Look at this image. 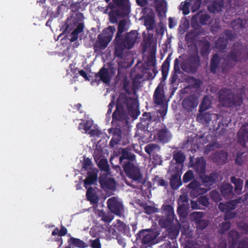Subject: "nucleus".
Listing matches in <instances>:
<instances>
[{
    "label": "nucleus",
    "instance_id": "f03ea898",
    "mask_svg": "<svg viewBox=\"0 0 248 248\" xmlns=\"http://www.w3.org/2000/svg\"><path fill=\"white\" fill-rule=\"evenodd\" d=\"M138 38V32L132 30L114 42L115 56L120 59L123 58L124 50L131 49L135 45Z\"/></svg>",
    "mask_w": 248,
    "mask_h": 248
},
{
    "label": "nucleus",
    "instance_id": "6ab92c4d",
    "mask_svg": "<svg viewBox=\"0 0 248 248\" xmlns=\"http://www.w3.org/2000/svg\"><path fill=\"white\" fill-rule=\"evenodd\" d=\"M171 133L165 126L157 131L156 139L162 143L168 142L171 139Z\"/></svg>",
    "mask_w": 248,
    "mask_h": 248
},
{
    "label": "nucleus",
    "instance_id": "72a5a7b5",
    "mask_svg": "<svg viewBox=\"0 0 248 248\" xmlns=\"http://www.w3.org/2000/svg\"><path fill=\"white\" fill-rule=\"evenodd\" d=\"M231 182L235 186L234 190L237 194L241 193L243 188V180L240 178H237L235 176L231 177Z\"/></svg>",
    "mask_w": 248,
    "mask_h": 248
},
{
    "label": "nucleus",
    "instance_id": "6e6d98bb",
    "mask_svg": "<svg viewBox=\"0 0 248 248\" xmlns=\"http://www.w3.org/2000/svg\"><path fill=\"white\" fill-rule=\"evenodd\" d=\"M92 126V124L89 121H87L85 123H80L78 124V129L80 130H84L85 132H87Z\"/></svg>",
    "mask_w": 248,
    "mask_h": 248
},
{
    "label": "nucleus",
    "instance_id": "a211bd4d",
    "mask_svg": "<svg viewBox=\"0 0 248 248\" xmlns=\"http://www.w3.org/2000/svg\"><path fill=\"white\" fill-rule=\"evenodd\" d=\"M112 121L113 122L120 121L124 122L127 120L128 116L124 108L116 107V109L112 113Z\"/></svg>",
    "mask_w": 248,
    "mask_h": 248
},
{
    "label": "nucleus",
    "instance_id": "bf43d9fd",
    "mask_svg": "<svg viewBox=\"0 0 248 248\" xmlns=\"http://www.w3.org/2000/svg\"><path fill=\"white\" fill-rule=\"evenodd\" d=\"M209 224V221L206 219H202L196 223V228L198 230H203L206 228Z\"/></svg>",
    "mask_w": 248,
    "mask_h": 248
},
{
    "label": "nucleus",
    "instance_id": "1a4fd4ad",
    "mask_svg": "<svg viewBox=\"0 0 248 248\" xmlns=\"http://www.w3.org/2000/svg\"><path fill=\"white\" fill-rule=\"evenodd\" d=\"M109 231L113 235L123 234L127 236H130L129 227L120 219L117 220L116 223L112 226Z\"/></svg>",
    "mask_w": 248,
    "mask_h": 248
},
{
    "label": "nucleus",
    "instance_id": "f8f14e48",
    "mask_svg": "<svg viewBox=\"0 0 248 248\" xmlns=\"http://www.w3.org/2000/svg\"><path fill=\"white\" fill-rule=\"evenodd\" d=\"M107 204L108 209L112 213L117 216H121L123 210V205L122 202H119L116 197H113L108 199Z\"/></svg>",
    "mask_w": 248,
    "mask_h": 248
},
{
    "label": "nucleus",
    "instance_id": "9d476101",
    "mask_svg": "<svg viewBox=\"0 0 248 248\" xmlns=\"http://www.w3.org/2000/svg\"><path fill=\"white\" fill-rule=\"evenodd\" d=\"M198 98L195 94H190L185 98L182 102L183 108L186 111H192L198 106Z\"/></svg>",
    "mask_w": 248,
    "mask_h": 248
},
{
    "label": "nucleus",
    "instance_id": "2eb2a0df",
    "mask_svg": "<svg viewBox=\"0 0 248 248\" xmlns=\"http://www.w3.org/2000/svg\"><path fill=\"white\" fill-rule=\"evenodd\" d=\"M99 182L101 187L104 189L114 190L116 188V182L114 178L102 175L99 178Z\"/></svg>",
    "mask_w": 248,
    "mask_h": 248
},
{
    "label": "nucleus",
    "instance_id": "3c124183",
    "mask_svg": "<svg viewBox=\"0 0 248 248\" xmlns=\"http://www.w3.org/2000/svg\"><path fill=\"white\" fill-rule=\"evenodd\" d=\"M190 6V2L186 0L183 3L182 2L180 5V10L182 11L183 14L184 16L187 15L190 13L189 8Z\"/></svg>",
    "mask_w": 248,
    "mask_h": 248
},
{
    "label": "nucleus",
    "instance_id": "c9c22d12",
    "mask_svg": "<svg viewBox=\"0 0 248 248\" xmlns=\"http://www.w3.org/2000/svg\"><path fill=\"white\" fill-rule=\"evenodd\" d=\"M68 243L70 245L79 248H85L88 247V245L83 241L73 237H71L68 239Z\"/></svg>",
    "mask_w": 248,
    "mask_h": 248
},
{
    "label": "nucleus",
    "instance_id": "5701e85b",
    "mask_svg": "<svg viewBox=\"0 0 248 248\" xmlns=\"http://www.w3.org/2000/svg\"><path fill=\"white\" fill-rule=\"evenodd\" d=\"M241 199H237L227 202L226 203L220 202L218 205L219 209L223 212H226L228 210H233L236 208L237 203H240Z\"/></svg>",
    "mask_w": 248,
    "mask_h": 248
},
{
    "label": "nucleus",
    "instance_id": "f257e3e1",
    "mask_svg": "<svg viewBox=\"0 0 248 248\" xmlns=\"http://www.w3.org/2000/svg\"><path fill=\"white\" fill-rule=\"evenodd\" d=\"M247 58L245 50L242 45L239 43H235L225 57H220L217 53L212 55L210 60L209 71L210 73L215 74L221 69L222 73H228L235 66L237 62L245 61Z\"/></svg>",
    "mask_w": 248,
    "mask_h": 248
},
{
    "label": "nucleus",
    "instance_id": "58836bf2",
    "mask_svg": "<svg viewBox=\"0 0 248 248\" xmlns=\"http://www.w3.org/2000/svg\"><path fill=\"white\" fill-rule=\"evenodd\" d=\"M246 24L245 20L238 18L231 22V26L234 30L238 31L245 28Z\"/></svg>",
    "mask_w": 248,
    "mask_h": 248
},
{
    "label": "nucleus",
    "instance_id": "09e8293b",
    "mask_svg": "<svg viewBox=\"0 0 248 248\" xmlns=\"http://www.w3.org/2000/svg\"><path fill=\"white\" fill-rule=\"evenodd\" d=\"M123 89L128 94H131L130 89V82L126 76H125L122 80Z\"/></svg>",
    "mask_w": 248,
    "mask_h": 248
},
{
    "label": "nucleus",
    "instance_id": "4468645a",
    "mask_svg": "<svg viewBox=\"0 0 248 248\" xmlns=\"http://www.w3.org/2000/svg\"><path fill=\"white\" fill-rule=\"evenodd\" d=\"M165 92L164 90V85L159 83L154 93L153 101L155 104L157 106H162L164 103Z\"/></svg>",
    "mask_w": 248,
    "mask_h": 248
},
{
    "label": "nucleus",
    "instance_id": "79ce46f5",
    "mask_svg": "<svg viewBox=\"0 0 248 248\" xmlns=\"http://www.w3.org/2000/svg\"><path fill=\"white\" fill-rule=\"evenodd\" d=\"M228 40L224 37L220 36L216 42V47L219 50H223L227 47Z\"/></svg>",
    "mask_w": 248,
    "mask_h": 248
},
{
    "label": "nucleus",
    "instance_id": "423d86ee",
    "mask_svg": "<svg viewBox=\"0 0 248 248\" xmlns=\"http://www.w3.org/2000/svg\"><path fill=\"white\" fill-rule=\"evenodd\" d=\"M108 2V7L113 10L117 8L116 11L117 15L125 17L129 15L131 12V6L129 0H112Z\"/></svg>",
    "mask_w": 248,
    "mask_h": 248
},
{
    "label": "nucleus",
    "instance_id": "052dcab7",
    "mask_svg": "<svg viewBox=\"0 0 248 248\" xmlns=\"http://www.w3.org/2000/svg\"><path fill=\"white\" fill-rule=\"evenodd\" d=\"M210 197L215 202H218L220 200L219 192L216 190H213L210 193Z\"/></svg>",
    "mask_w": 248,
    "mask_h": 248
},
{
    "label": "nucleus",
    "instance_id": "603ef678",
    "mask_svg": "<svg viewBox=\"0 0 248 248\" xmlns=\"http://www.w3.org/2000/svg\"><path fill=\"white\" fill-rule=\"evenodd\" d=\"M185 156L183 153L179 151L175 154L173 155V159L174 160L176 163L178 164L183 163L185 160Z\"/></svg>",
    "mask_w": 248,
    "mask_h": 248
},
{
    "label": "nucleus",
    "instance_id": "4c0bfd02",
    "mask_svg": "<svg viewBox=\"0 0 248 248\" xmlns=\"http://www.w3.org/2000/svg\"><path fill=\"white\" fill-rule=\"evenodd\" d=\"M121 131L120 129H117L113 132L112 139L110 141L109 145L111 147L118 144L121 140Z\"/></svg>",
    "mask_w": 248,
    "mask_h": 248
},
{
    "label": "nucleus",
    "instance_id": "de8ad7c7",
    "mask_svg": "<svg viewBox=\"0 0 248 248\" xmlns=\"http://www.w3.org/2000/svg\"><path fill=\"white\" fill-rule=\"evenodd\" d=\"M210 43L208 42L202 44L200 49V54L202 57L207 56L209 54Z\"/></svg>",
    "mask_w": 248,
    "mask_h": 248
},
{
    "label": "nucleus",
    "instance_id": "864d4df0",
    "mask_svg": "<svg viewBox=\"0 0 248 248\" xmlns=\"http://www.w3.org/2000/svg\"><path fill=\"white\" fill-rule=\"evenodd\" d=\"M67 233V229L63 226H61L60 230L58 228L54 229L52 232V235L54 236L58 235L60 236H63L65 235Z\"/></svg>",
    "mask_w": 248,
    "mask_h": 248
},
{
    "label": "nucleus",
    "instance_id": "69168bd1",
    "mask_svg": "<svg viewBox=\"0 0 248 248\" xmlns=\"http://www.w3.org/2000/svg\"><path fill=\"white\" fill-rule=\"evenodd\" d=\"M231 227V223L230 222H225L221 224L220 228V233H224L228 231Z\"/></svg>",
    "mask_w": 248,
    "mask_h": 248
},
{
    "label": "nucleus",
    "instance_id": "a18cd8bd",
    "mask_svg": "<svg viewBox=\"0 0 248 248\" xmlns=\"http://www.w3.org/2000/svg\"><path fill=\"white\" fill-rule=\"evenodd\" d=\"M210 106V101L208 97L204 96L203 98L202 101L200 106L199 112H202L208 109Z\"/></svg>",
    "mask_w": 248,
    "mask_h": 248
},
{
    "label": "nucleus",
    "instance_id": "6e6552de",
    "mask_svg": "<svg viewBox=\"0 0 248 248\" xmlns=\"http://www.w3.org/2000/svg\"><path fill=\"white\" fill-rule=\"evenodd\" d=\"M123 167L126 176L138 183H142L143 177L140 169L133 163L127 161L124 162Z\"/></svg>",
    "mask_w": 248,
    "mask_h": 248
},
{
    "label": "nucleus",
    "instance_id": "680f3d73",
    "mask_svg": "<svg viewBox=\"0 0 248 248\" xmlns=\"http://www.w3.org/2000/svg\"><path fill=\"white\" fill-rule=\"evenodd\" d=\"M210 18V17L208 14H202L199 17V23L202 25H206Z\"/></svg>",
    "mask_w": 248,
    "mask_h": 248
},
{
    "label": "nucleus",
    "instance_id": "412c9836",
    "mask_svg": "<svg viewBox=\"0 0 248 248\" xmlns=\"http://www.w3.org/2000/svg\"><path fill=\"white\" fill-rule=\"evenodd\" d=\"M206 165L205 160L203 157H201L196 159L195 162L193 165V167L196 172L200 175L205 173Z\"/></svg>",
    "mask_w": 248,
    "mask_h": 248
},
{
    "label": "nucleus",
    "instance_id": "c756f323",
    "mask_svg": "<svg viewBox=\"0 0 248 248\" xmlns=\"http://www.w3.org/2000/svg\"><path fill=\"white\" fill-rule=\"evenodd\" d=\"M135 155L134 154L130 152L126 149H123L122 151L121 155L119 158L120 163L122 164L123 161L125 159L126 161H132L135 160Z\"/></svg>",
    "mask_w": 248,
    "mask_h": 248
},
{
    "label": "nucleus",
    "instance_id": "39448f33",
    "mask_svg": "<svg viewBox=\"0 0 248 248\" xmlns=\"http://www.w3.org/2000/svg\"><path fill=\"white\" fill-rule=\"evenodd\" d=\"M162 209L165 216L159 220L160 226L166 229L176 226L174 222L175 214L173 207L170 204L163 205Z\"/></svg>",
    "mask_w": 248,
    "mask_h": 248
},
{
    "label": "nucleus",
    "instance_id": "ddd939ff",
    "mask_svg": "<svg viewBox=\"0 0 248 248\" xmlns=\"http://www.w3.org/2000/svg\"><path fill=\"white\" fill-rule=\"evenodd\" d=\"M155 237L152 231L149 229L142 230L136 234L137 240L140 239L143 244L152 243Z\"/></svg>",
    "mask_w": 248,
    "mask_h": 248
},
{
    "label": "nucleus",
    "instance_id": "393cba45",
    "mask_svg": "<svg viewBox=\"0 0 248 248\" xmlns=\"http://www.w3.org/2000/svg\"><path fill=\"white\" fill-rule=\"evenodd\" d=\"M228 234L230 248H235L240 238L239 232L235 230H231L229 232Z\"/></svg>",
    "mask_w": 248,
    "mask_h": 248
},
{
    "label": "nucleus",
    "instance_id": "49530a36",
    "mask_svg": "<svg viewBox=\"0 0 248 248\" xmlns=\"http://www.w3.org/2000/svg\"><path fill=\"white\" fill-rule=\"evenodd\" d=\"M200 183L196 180H193L191 183L187 185V187L191 189L190 194L193 195L196 194L197 191L198 189V187L200 186Z\"/></svg>",
    "mask_w": 248,
    "mask_h": 248
},
{
    "label": "nucleus",
    "instance_id": "c85d7f7f",
    "mask_svg": "<svg viewBox=\"0 0 248 248\" xmlns=\"http://www.w3.org/2000/svg\"><path fill=\"white\" fill-rule=\"evenodd\" d=\"M170 183L172 189H177L182 185L180 176L178 174H173L170 179Z\"/></svg>",
    "mask_w": 248,
    "mask_h": 248
},
{
    "label": "nucleus",
    "instance_id": "ea45409f",
    "mask_svg": "<svg viewBox=\"0 0 248 248\" xmlns=\"http://www.w3.org/2000/svg\"><path fill=\"white\" fill-rule=\"evenodd\" d=\"M126 24V21L124 19L121 20L119 22L117 32L116 33L115 38L114 40V42H115L116 41L123 36L122 34L125 31Z\"/></svg>",
    "mask_w": 248,
    "mask_h": 248
},
{
    "label": "nucleus",
    "instance_id": "c03bdc74",
    "mask_svg": "<svg viewBox=\"0 0 248 248\" xmlns=\"http://www.w3.org/2000/svg\"><path fill=\"white\" fill-rule=\"evenodd\" d=\"M167 230L168 232V236L172 240L176 239L179 233V229L177 225L169 228Z\"/></svg>",
    "mask_w": 248,
    "mask_h": 248
},
{
    "label": "nucleus",
    "instance_id": "a878e982",
    "mask_svg": "<svg viewBox=\"0 0 248 248\" xmlns=\"http://www.w3.org/2000/svg\"><path fill=\"white\" fill-rule=\"evenodd\" d=\"M95 77L96 78L99 77L100 80L105 83H109L111 80L108 70L104 66L102 67L99 71L95 75Z\"/></svg>",
    "mask_w": 248,
    "mask_h": 248
},
{
    "label": "nucleus",
    "instance_id": "5fc2aeb1",
    "mask_svg": "<svg viewBox=\"0 0 248 248\" xmlns=\"http://www.w3.org/2000/svg\"><path fill=\"white\" fill-rule=\"evenodd\" d=\"M194 179V174L191 170H187L184 175L183 180L184 183H187Z\"/></svg>",
    "mask_w": 248,
    "mask_h": 248
},
{
    "label": "nucleus",
    "instance_id": "bb28decb",
    "mask_svg": "<svg viewBox=\"0 0 248 248\" xmlns=\"http://www.w3.org/2000/svg\"><path fill=\"white\" fill-rule=\"evenodd\" d=\"M238 142L244 147L248 143V130L246 128H241L237 133Z\"/></svg>",
    "mask_w": 248,
    "mask_h": 248
},
{
    "label": "nucleus",
    "instance_id": "8fccbe9b",
    "mask_svg": "<svg viewBox=\"0 0 248 248\" xmlns=\"http://www.w3.org/2000/svg\"><path fill=\"white\" fill-rule=\"evenodd\" d=\"M144 25L147 30H153L155 28V20L153 17L149 16L144 20Z\"/></svg>",
    "mask_w": 248,
    "mask_h": 248
},
{
    "label": "nucleus",
    "instance_id": "f3484780",
    "mask_svg": "<svg viewBox=\"0 0 248 248\" xmlns=\"http://www.w3.org/2000/svg\"><path fill=\"white\" fill-rule=\"evenodd\" d=\"M148 128H138L136 135L139 137V140L142 142L148 143L152 141L154 138L152 137L153 134L152 131L149 130Z\"/></svg>",
    "mask_w": 248,
    "mask_h": 248
},
{
    "label": "nucleus",
    "instance_id": "2f4dec72",
    "mask_svg": "<svg viewBox=\"0 0 248 248\" xmlns=\"http://www.w3.org/2000/svg\"><path fill=\"white\" fill-rule=\"evenodd\" d=\"M86 196L91 203H97L99 201V198L96 194L95 190L92 187H90L87 189Z\"/></svg>",
    "mask_w": 248,
    "mask_h": 248
},
{
    "label": "nucleus",
    "instance_id": "7ed1b4c3",
    "mask_svg": "<svg viewBox=\"0 0 248 248\" xmlns=\"http://www.w3.org/2000/svg\"><path fill=\"white\" fill-rule=\"evenodd\" d=\"M219 99L222 106L228 108L240 107L243 102L241 95H235L231 90L226 88L219 92Z\"/></svg>",
    "mask_w": 248,
    "mask_h": 248
},
{
    "label": "nucleus",
    "instance_id": "b1692460",
    "mask_svg": "<svg viewBox=\"0 0 248 248\" xmlns=\"http://www.w3.org/2000/svg\"><path fill=\"white\" fill-rule=\"evenodd\" d=\"M221 195L225 199H232L233 196V186L230 184H224L220 187Z\"/></svg>",
    "mask_w": 248,
    "mask_h": 248
},
{
    "label": "nucleus",
    "instance_id": "13d9d810",
    "mask_svg": "<svg viewBox=\"0 0 248 248\" xmlns=\"http://www.w3.org/2000/svg\"><path fill=\"white\" fill-rule=\"evenodd\" d=\"M204 215V213L201 212H194L190 215L191 218L195 221V223L198 221L202 219Z\"/></svg>",
    "mask_w": 248,
    "mask_h": 248
},
{
    "label": "nucleus",
    "instance_id": "0e129e2a",
    "mask_svg": "<svg viewBox=\"0 0 248 248\" xmlns=\"http://www.w3.org/2000/svg\"><path fill=\"white\" fill-rule=\"evenodd\" d=\"M144 212L147 214L150 215L158 212V209L154 206L146 205L144 207Z\"/></svg>",
    "mask_w": 248,
    "mask_h": 248
},
{
    "label": "nucleus",
    "instance_id": "a19ab883",
    "mask_svg": "<svg viewBox=\"0 0 248 248\" xmlns=\"http://www.w3.org/2000/svg\"><path fill=\"white\" fill-rule=\"evenodd\" d=\"M246 153L245 152H238L235 158V163L239 166H242L246 161Z\"/></svg>",
    "mask_w": 248,
    "mask_h": 248
},
{
    "label": "nucleus",
    "instance_id": "f704fd0d",
    "mask_svg": "<svg viewBox=\"0 0 248 248\" xmlns=\"http://www.w3.org/2000/svg\"><path fill=\"white\" fill-rule=\"evenodd\" d=\"M94 159L95 162L97 163L98 167L101 170L106 172L109 171L110 170L109 166L107 159L104 158H101L98 162L97 161L98 159H97L95 156H94Z\"/></svg>",
    "mask_w": 248,
    "mask_h": 248
},
{
    "label": "nucleus",
    "instance_id": "37998d69",
    "mask_svg": "<svg viewBox=\"0 0 248 248\" xmlns=\"http://www.w3.org/2000/svg\"><path fill=\"white\" fill-rule=\"evenodd\" d=\"M197 119L203 124H208L212 120V114L209 112H205L198 115Z\"/></svg>",
    "mask_w": 248,
    "mask_h": 248
},
{
    "label": "nucleus",
    "instance_id": "e433bc0d",
    "mask_svg": "<svg viewBox=\"0 0 248 248\" xmlns=\"http://www.w3.org/2000/svg\"><path fill=\"white\" fill-rule=\"evenodd\" d=\"M171 61V55L169 54L165 61L163 62L161 66L162 75L163 78H166L168 74L170 67V62Z\"/></svg>",
    "mask_w": 248,
    "mask_h": 248
},
{
    "label": "nucleus",
    "instance_id": "cd10ccee",
    "mask_svg": "<svg viewBox=\"0 0 248 248\" xmlns=\"http://www.w3.org/2000/svg\"><path fill=\"white\" fill-rule=\"evenodd\" d=\"M223 7V0H214L208 6V9L211 13H216L221 11Z\"/></svg>",
    "mask_w": 248,
    "mask_h": 248
},
{
    "label": "nucleus",
    "instance_id": "0eeeda50",
    "mask_svg": "<svg viewBox=\"0 0 248 248\" xmlns=\"http://www.w3.org/2000/svg\"><path fill=\"white\" fill-rule=\"evenodd\" d=\"M200 65V58L197 53L190 55L181 63V67L182 69L186 73H195Z\"/></svg>",
    "mask_w": 248,
    "mask_h": 248
},
{
    "label": "nucleus",
    "instance_id": "7c9ffc66",
    "mask_svg": "<svg viewBox=\"0 0 248 248\" xmlns=\"http://www.w3.org/2000/svg\"><path fill=\"white\" fill-rule=\"evenodd\" d=\"M97 180V174L94 171H89L87 173V177L84 180V184L86 188L87 186L94 184Z\"/></svg>",
    "mask_w": 248,
    "mask_h": 248
},
{
    "label": "nucleus",
    "instance_id": "4be33fe9",
    "mask_svg": "<svg viewBox=\"0 0 248 248\" xmlns=\"http://www.w3.org/2000/svg\"><path fill=\"white\" fill-rule=\"evenodd\" d=\"M200 176L201 177L204 186H209L211 187L215 183L216 180L218 178V174L216 172H213L209 175H205L204 173L201 174Z\"/></svg>",
    "mask_w": 248,
    "mask_h": 248
},
{
    "label": "nucleus",
    "instance_id": "e2e57ef3",
    "mask_svg": "<svg viewBox=\"0 0 248 248\" xmlns=\"http://www.w3.org/2000/svg\"><path fill=\"white\" fill-rule=\"evenodd\" d=\"M201 186V185L200 184V186L198 187V190L197 191L196 194H194L195 197H197L199 195L206 193L211 188V187L209 186H206V187L205 188L202 187Z\"/></svg>",
    "mask_w": 248,
    "mask_h": 248
},
{
    "label": "nucleus",
    "instance_id": "774afa93",
    "mask_svg": "<svg viewBox=\"0 0 248 248\" xmlns=\"http://www.w3.org/2000/svg\"><path fill=\"white\" fill-rule=\"evenodd\" d=\"M199 203L204 206L209 204V198L206 196H201L199 199Z\"/></svg>",
    "mask_w": 248,
    "mask_h": 248
},
{
    "label": "nucleus",
    "instance_id": "dca6fc26",
    "mask_svg": "<svg viewBox=\"0 0 248 248\" xmlns=\"http://www.w3.org/2000/svg\"><path fill=\"white\" fill-rule=\"evenodd\" d=\"M228 157V153L224 150H219L212 154L211 159L217 165H224L227 163Z\"/></svg>",
    "mask_w": 248,
    "mask_h": 248
},
{
    "label": "nucleus",
    "instance_id": "20e7f679",
    "mask_svg": "<svg viewBox=\"0 0 248 248\" xmlns=\"http://www.w3.org/2000/svg\"><path fill=\"white\" fill-rule=\"evenodd\" d=\"M116 29L114 26H110L103 30L101 33L97 35V40L93 45L95 52L104 50L110 42Z\"/></svg>",
    "mask_w": 248,
    "mask_h": 248
},
{
    "label": "nucleus",
    "instance_id": "473e14b6",
    "mask_svg": "<svg viewBox=\"0 0 248 248\" xmlns=\"http://www.w3.org/2000/svg\"><path fill=\"white\" fill-rule=\"evenodd\" d=\"M160 147L157 144L150 143L145 146L144 150L149 155H154L160 151Z\"/></svg>",
    "mask_w": 248,
    "mask_h": 248
},
{
    "label": "nucleus",
    "instance_id": "338daca9",
    "mask_svg": "<svg viewBox=\"0 0 248 248\" xmlns=\"http://www.w3.org/2000/svg\"><path fill=\"white\" fill-rule=\"evenodd\" d=\"M237 248H248V238H242L238 242Z\"/></svg>",
    "mask_w": 248,
    "mask_h": 248
},
{
    "label": "nucleus",
    "instance_id": "9b49d317",
    "mask_svg": "<svg viewBox=\"0 0 248 248\" xmlns=\"http://www.w3.org/2000/svg\"><path fill=\"white\" fill-rule=\"evenodd\" d=\"M135 104L134 98L128 97L124 93H121L117 100L116 107L124 108L125 107L128 109L133 108Z\"/></svg>",
    "mask_w": 248,
    "mask_h": 248
},
{
    "label": "nucleus",
    "instance_id": "4d7b16f0",
    "mask_svg": "<svg viewBox=\"0 0 248 248\" xmlns=\"http://www.w3.org/2000/svg\"><path fill=\"white\" fill-rule=\"evenodd\" d=\"M98 215L99 217H101V220L106 223H109L110 222L112 219L113 217L108 214L105 213L103 211H100Z\"/></svg>",
    "mask_w": 248,
    "mask_h": 248
},
{
    "label": "nucleus",
    "instance_id": "aec40b11",
    "mask_svg": "<svg viewBox=\"0 0 248 248\" xmlns=\"http://www.w3.org/2000/svg\"><path fill=\"white\" fill-rule=\"evenodd\" d=\"M154 121L150 112H144L140 118V122L137 124V128H148L150 124Z\"/></svg>",
    "mask_w": 248,
    "mask_h": 248
}]
</instances>
